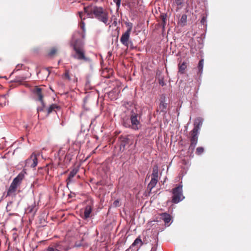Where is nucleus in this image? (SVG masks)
Returning a JSON list of instances; mask_svg holds the SVG:
<instances>
[{"label": "nucleus", "mask_w": 251, "mask_h": 251, "mask_svg": "<svg viewBox=\"0 0 251 251\" xmlns=\"http://www.w3.org/2000/svg\"><path fill=\"white\" fill-rule=\"evenodd\" d=\"M79 31L75 32L72 36L71 41V46L73 48L75 53L72 54V56L78 60H83L85 62H90V58L85 56V51L83 49V42L80 39L75 38L77 35H79Z\"/></svg>", "instance_id": "obj_1"}, {"label": "nucleus", "mask_w": 251, "mask_h": 251, "mask_svg": "<svg viewBox=\"0 0 251 251\" xmlns=\"http://www.w3.org/2000/svg\"><path fill=\"white\" fill-rule=\"evenodd\" d=\"M25 171L23 170L14 178L7 190L6 197L15 195L18 187L20 185L23 179L25 177Z\"/></svg>", "instance_id": "obj_2"}, {"label": "nucleus", "mask_w": 251, "mask_h": 251, "mask_svg": "<svg viewBox=\"0 0 251 251\" xmlns=\"http://www.w3.org/2000/svg\"><path fill=\"white\" fill-rule=\"evenodd\" d=\"M182 184H179L177 187L172 190L173 197L172 202L174 203H178L183 201L185 197L183 195Z\"/></svg>", "instance_id": "obj_3"}, {"label": "nucleus", "mask_w": 251, "mask_h": 251, "mask_svg": "<svg viewBox=\"0 0 251 251\" xmlns=\"http://www.w3.org/2000/svg\"><path fill=\"white\" fill-rule=\"evenodd\" d=\"M95 17L99 21L103 23L105 25H108L110 23L108 21V12L104 10L101 7H99L96 11H95Z\"/></svg>", "instance_id": "obj_4"}, {"label": "nucleus", "mask_w": 251, "mask_h": 251, "mask_svg": "<svg viewBox=\"0 0 251 251\" xmlns=\"http://www.w3.org/2000/svg\"><path fill=\"white\" fill-rule=\"evenodd\" d=\"M128 6L130 11L135 15L138 11L142 12L144 6L142 4V0H131L128 2Z\"/></svg>", "instance_id": "obj_5"}, {"label": "nucleus", "mask_w": 251, "mask_h": 251, "mask_svg": "<svg viewBox=\"0 0 251 251\" xmlns=\"http://www.w3.org/2000/svg\"><path fill=\"white\" fill-rule=\"evenodd\" d=\"M99 7L93 6V5H89L86 7H84V12L80 11L78 12V14L81 20H84L85 19V17L84 16L85 14H87V16L89 18H93L94 15L95 14V11L97 10Z\"/></svg>", "instance_id": "obj_6"}, {"label": "nucleus", "mask_w": 251, "mask_h": 251, "mask_svg": "<svg viewBox=\"0 0 251 251\" xmlns=\"http://www.w3.org/2000/svg\"><path fill=\"white\" fill-rule=\"evenodd\" d=\"M158 168L157 165L153 167L152 173L151 174V179L149 184L148 185V189L149 190L150 192L151 191L152 189L154 188L158 181Z\"/></svg>", "instance_id": "obj_7"}, {"label": "nucleus", "mask_w": 251, "mask_h": 251, "mask_svg": "<svg viewBox=\"0 0 251 251\" xmlns=\"http://www.w3.org/2000/svg\"><path fill=\"white\" fill-rule=\"evenodd\" d=\"M136 112L137 110L136 109L132 110L131 112V115L130 116V120L131 123V127L134 130L138 129V126L140 125V122L138 119V114Z\"/></svg>", "instance_id": "obj_8"}, {"label": "nucleus", "mask_w": 251, "mask_h": 251, "mask_svg": "<svg viewBox=\"0 0 251 251\" xmlns=\"http://www.w3.org/2000/svg\"><path fill=\"white\" fill-rule=\"evenodd\" d=\"M165 96L163 95L161 96L159 100L160 102L157 109V112L162 113L165 115L167 112L168 103L165 101Z\"/></svg>", "instance_id": "obj_9"}, {"label": "nucleus", "mask_w": 251, "mask_h": 251, "mask_svg": "<svg viewBox=\"0 0 251 251\" xmlns=\"http://www.w3.org/2000/svg\"><path fill=\"white\" fill-rule=\"evenodd\" d=\"M40 155V153L38 154L32 153L30 157L25 160V166H30L31 168L35 167L38 164L37 156Z\"/></svg>", "instance_id": "obj_10"}, {"label": "nucleus", "mask_w": 251, "mask_h": 251, "mask_svg": "<svg viewBox=\"0 0 251 251\" xmlns=\"http://www.w3.org/2000/svg\"><path fill=\"white\" fill-rule=\"evenodd\" d=\"M35 94L37 96L38 100L40 101L41 105H42L41 107H38L37 108V112L39 113L41 111H44V108L45 107V104L43 100V97L41 93V88H37L36 90Z\"/></svg>", "instance_id": "obj_11"}, {"label": "nucleus", "mask_w": 251, "mask_h": 251, "mask_svg": "<svg viewBox=\"0 0 251 251\" xmlns=\"http://www.w3.org/2000/svg\"><path fill=\"white\" fill-rule=\"evenodd\" d=\"M203 122V118L201 117H198L196 118L194 121V127L193 130L191 131V132L199 134V130H200L201 127L202 126Z\"/></svg>", "instance_id": "obj_12"}, {"label": "nucleus", "mask_w": 251, "mask_h": 251, "mask_svg": "<svg viewBox=\"0 0 251 251\" xmlns=\"http://www.w3.org/2000/svg\"><path fill=\"white\" fill-rule=\"evenodd\" d=\"M191 144L189 147V150L193 152L198 143V134L191 132Z\"/></svg>", "instance_id": "obj_13"}, {"label": "nucleus", "mask_w": 251, "mask_h": 251, "mask_svg": "<svg viewBox=\"0 0 251 251\" xmlns=\"http://www.w3.org/2000/svg\"><path fill=\"white\" fill-rule=\"evenodd\" d=\"M78 172L77 169H73L70 173L69 176L66 179L67 185L68 186L69 183H72L73 181V177Z\"/></svg>", "instance_id": "obj_14"}, {"label": "nucleus", "mask_w": 251, "mask_h": 251, "mask_svg": "<svg viewBox=\"0 0 251 251\" xmlns=\"http://www.w3.org/2000/svg\"><path fill=\"white\" fill-rule=\"evenodd\" d=\"M132 24L126 22V47H127L129 44H132L131 41L129 40V34L132 28Z\"/></svg>", "instance_id": "obj_15"}, {"label": "nucleus", "mask_w": 251, "mask_h": 251, "mask_svg": "<svg viewBox=\"0 0 251 251\" xmlns=\"http://www.w3.org/2000/svg\"><path fill=\"white\" fill-rule=\"evenodd\" d=\"M142 244V242L141 239L139 238H136L134 242L130 246V248H135L134 250H138L139 248Z\"/></svg>", "instance_id": "obj_16"}, {"label": "nucleus", "mask_w": 251, "mask_h": 251, "mask_svg": "<svg viewBox=\"0 0 251 251\" xmlns=\"http://www.w3.org/2000/svg\"><path fill=\"white\" fill-rule=\"evenodd\" d=\"M92 208L90 205H87L84 208V218L86 219L90 217V214L92 212Z\"/></svg>", "instance_id": "obj_17"}, {"label": "nucleus", "mask_w": 251, "mask_h": 251, "mask_svg": "<svg viewBox=\"0 0 251 251\" xmlns=\"http://www.w3.org/2000/svg\"><path fill=\"white\" fill-rule=\"evenodd\" d=\"M37 210V207L35 202L29 206L26 209V211L28 213H32L34 215Z\"/></svg>", "instance_id": "obj_18"}, {"label": "nucleus", "mask_w": 251, "mask_h": 251, "mask_svg": "<svg viewBox=\"0 0 251 251\" xmlns=\"http://www.w3.org/2000/svg\"><path fill=\"white\" fill-rule=\"evenodd\" d=\"M161 218L164 221L165 225L169 223L171 221V216L167 213H163L161 214Z\"/></svg>", "instance_id": "obj_19"}, {"label": "nucleus", "mask_w": 251, "mask_h": 251, "mask_svg": "<svg viewBox=\"0 0 251 251\" xmlns=\"http://www.w3.org/2000/svg\"><path fill=\"white\" fill-rule=\"evenodd\" d=\"M80 27L82 29L83 33H81L80 32H79L80 33V34L79 35H77L76 36H75V38H76L77 39H79L78 37H80V36H82V38H84L85 37V32L86 31V29H85V23L83 21V20H81V22H80Z\"/></svg>", "instance_id": "obj_20"}, {"label": "nucleus", "mask_w": 251, "mask_h": 251, "mask_svg": "<svg viewBox=\"0 0 251 251\" xmlns=\"http://www.w3.org/2000/svg\"><path fill=\"white\" fill-rule=\"evenodd\" d=\"M56 109H60V107L56 104H51L48 108V114H49Z\"/></svg>", "instance_id": "obj_21"}, {"label": "nucleus", "mask_w": 251, "mask_h": 251, "mask_svg": "<svg viewBox=\"0 0 251 251\" xmlns=\"http://www.w3.org/2000/svg\"><path fill=\"white\" fill-rule=\"evenodd\" d=\"M187 16L186 14H183L179 20V24L182 26L186 25L187 23Z\"/></svg>", "instance_id": "obj_22"}, {"label": "nucleus", "mask_w": 251, "mask_h": 251, "mask_svg": "<svg viewBox=\"0 0 251 251\" xmlns=\"http://www.w3.org/2000/svg\"><path fill=\"white\" fill-rule=\"evenodd\" d=\"M203 62H204L203 59H201L200 60V61L198 63V70H199L198 73L200 74V75H201L202 73L203 67Z\"/></svg>", "instance_id": "obj_23"}, {"label": "nucleus", "mask_w": 251, "mask_h": 251, "mask_svg": "<svg viewBox=\"0 0 251 251\" xmlns=\"http://www.w3.org/2000/svg\"><path fill=\"white\" fill-rule=\"evenodd\" d=\"M160 18L162 21V27L163 28H164L165 25H166L167 14L165 13L161 14Z\"/></svg>", "instance_id": "obj_24"}, {"label": "nucleus", "mask_w": 251, "mask_h": 251, "mask_svg": "<svg viewBox=\"0 0 251 251\" xmlns=\"http://www.w3.org/2000/svg\"><path fill=\"white\" fill-rule=\"evenodd\" d=\"M179 72L181 74H183L186 68V65L185 62H183L181 64L179 65Z\"/></svg>", "instance_id": "obj_25"}, {"label": "nucleus", "mask_w": 251, "mask_h": 251, "mask_svg": "<svg viewBox=\"0 0 251 251\" xmlns=\"http://www.w3.org/2000/svg\"><path fill=\"white\" fill-rule=\"evenodd\" d=\"M158 83L162 86H165L166 85V83L164 81V77L163 76H160L159 77Z\"/></svg>", "instance_id": "obj_26"}, {"label": "nucleus", "mask_w": 251, "mask_h": 251, "mask_svg": "<svg viewBox=\"0 0 251 251\" xmlns=\"http://www.w3.org/2000/svg\"><path fill=\"white\" fill-rule=\"evenodd\" d=\"M203 151H204L203 148L200 147H198L197 148L196 153L198 155H200L203 152Z\"/></svg>", "instance_id": "obj_27"}, {"label": "nucleus", "mask_w": 251, "mask_h": 251, "mask_svg": "<svg viewBox=\"0 0 251 251\" xmlns=\"http://www.w3.org/2000/svg\"><path fill=\"white\" fill-rule=\"evenodd\" d=\"M121 42L123 45H126V32L123 33L121 38Z\"/></svg>", "instance_id": "obj_28"}, {"label": "nucleus", "mask_w": 251, "mask_h": 251, "mask_svg": "<svg viewBox=\"0 0 251 251\" xmlns=\"http://www.w3.org/2000/svg\"><path fill=\"white\" fill-rule=\"evenodd\" d=\"M56 51L57 50L55 48H53L51 49L50 52L49 53V55L51 56L53 55H54L56 52Z\"/></svg>", "instance_id": "obj_29"}, {"label": "nucleus", "mask_w": 251, "mask_h": 251, "mask_svg": "<svg viewBox=\"0 0 251 251\" xmlns=\"http://www.w3.org/2000/svg\"><path fill=\"white\" fill-rule=\"evenodd\" d=\"M26 78H27V77L25 76H18L16 77V80L17 81H22L26 79Z\"/></svg>", "instance_id": "obj_30"}, {"label": "nucleus", "mask_w": 251, "mask_h": 251, "mask_svg": "<svg viewBox=\"0 0 251 251\" xmlns=\"http://www.w3.org/2000/svg\"><path fill=\"white\" fill-rule=\"evenodd\" d=\"M64 76L68 80H71V77H70V76L69 75V71H68V70L66 71V72L64 74Z\"/></svg>", "instance_id": "obj_31"}, {"label": "nucleus", "mask_w": 251, "mask_h": 251, "mask_svg": "<svg viewBox=\"0 0 251 251\" xmlns=\"http://www.w3.org/2000/svg\"><path fill=\"white\" fill-rule=\"evenodd\" d=\"M206 23V17L203 16L201 21V23L202 25H204Z\"/></svg>", "instance_id": "obj_32"}, {"label": "nucleus", "mask_w": 251, "mask_h": 251, "mask_svg": "<svg viewBox=\"0 0 251 251\" xmlns=\"http://www.w3.org/2000/svg\"><path fill=\"white\" fill-rule=\"evenodd\" d=\"M175 2L177 6H180L182 4V0H175Z\"/></svg>", "instance_id": "obj_33"}, {"label": "nucleus", "mask_w": 251, "mask_h": 251, "mask_svg": "<svg viewBox=\"0 0 251 251\" xmlns=\"http://www.w3.org/2000/svg\"><path fill=\"white\" fill-rule=\"evenodd\" d=\"M113 205L115 207L119 206V201L118 200H116L113 202Z\"/></svg>", "instance_id": "obj_34"}, {"label": "nucleus", "mask_w": 251, "mask_h": 251, "mask_svg": "<svg viewBox=\"0 0 251 251\" xmlns=\"http://www.w3.org/2000/svg\"><path fill=\"white\" fill-rule=\"evenodd\" d=\"M8 96V94H5L3 95H1L0 96V98L3 100H6V97Z\"/></svg>", "instance_id": "obj_35"}, {"label": "nucleus", "mask_w": 251, "mask_h": 251, "mask_svg": "<svg viewBox=\"0 0 251 251\" xmlns=\"http://www.w3.org/2000/svg\"><path fill=\"white\" fill-rule=\"evenodd\" d=\"M114 2L116 3L117 5H119L121 2V0H113Z\"/></svg>", "instance_id": "obj_36"}, {"label": "nucleus", "mask_w": 251, "mask_h": 251, "mask_svg": "<svg viewBox=\"0 0 251 251\" xmlns=\"http://www.w3.org/2000/svg\"><path fill=\"white\" fill-rule=\"evenodd\" d=\"M125 146H126V143H125V142H123V143H121V146H120V149L121 150L122 147H123V148H125Z\"/></svg>", "instance_id": "obj_37"}, {"label": "nucleus", "mask_w": 251, "mask_h": 251, "mask_svg": "<svg viewBox=\"0 0 251 251\" xmlns=\"http://www.w3.org/2000/svg\"><path fill=\"white\" fill-rule=\"evenodd\" d=\"M48 251H56L53 248H49Z\"/></svg>", "instance_id": "obj_38"}, {"label": "nucleus", "mask_w": 251, "mask_h": 251, "mask_svg": "<svg viewBox=\"0 0 251 251\" xmlns=\"http://www.w3.org/2000/svg\"><path fill=\"white\" fill-rule=\"evenodd\" d=\"M44 71L48 73V76H49L50 74V72L49 69L48 68H46V69H45V70Z\"/></svg>", "instance_id": "obj_39"}, {"label": "nucleus", "mask_w": 251, "mask_h": 251, "mask_svg": "<svg viewBox=\"0 0 251 251\" xmlns=\"http://www.w3.org/2000/svg\"><path fill=\"white\" fill-rule=\"evenodd\" d=\"M58 154H63V151L61 150H59V151H58Z\"/></svg>", "instance_id": "obj_40"}, {"label": "nucleus", "mask_w": 251, "mask_h": 251, "mask_svg": "<svg viewBox=\"0 0 251 251\" xmlns=\"http://www.w3.org/2000/svg\"><path fill=\"white\" fill-rule=\"evenodd\" d=\"M156 248L155 247L152 248L151 251H156Z\"/></svg>", "instance_id": "obj_41"}, {"label": "nucleus", "mask_w": 251, "mask_h": 251, "mask_svg": "<svg viewBox=\"0 0 251 251\" xmlns=\"http://www.w3.org/2000/svg\"><path fill=\"white\" fill-rule=\"evenodd\" d=\"M4 105H6V101H5L4 102Z\"/></svg>", "instance_id": "obj_42"}, {"label": "nucleus", "mask_w": 251, "mask_h": 251, "mask_svg": "<svg viewBox=\"0 0 251 251\" xmlns=\"http://www.w3.org/2000/svg\"><path fill=\"white\" fill-rule=\"evenodd\" d=\"M19 65H18L17 66V68L19 67Z\"/></svg>", "instance_id": "obj_43"}, {"label": "nucleus", "mask_w": 251, "mask_h": 251, "mask_svg": "<svg viewBox=\"0 0 251 251\" xmlns=\"http://www.w3.org/2000/svg\"><path fill=\"white\" fill-rule=\"evenodd\" d=\"M27 126H25V128H27Z\"/></svg>", "instance_id": "obj_44"}, {"label": "nucleus", "mask_w": 251, "mask_h": 251, "mask_svg": "<svg viewBox=\"0 0 251 251\" xmlns=\"http://www.w3.org/2000/svg\"><path fill=\"white\" fill-rule=\"evenodd\" d=\"M2 103H0V105H2Z\"/></svg>", "instance_id": "obj_45"}]
</instances>
